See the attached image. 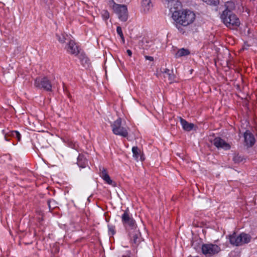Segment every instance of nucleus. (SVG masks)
<instances>
[{"label":"nucleus","instance_id":"2eb2a0df","mask_svg":"<svg viewBox=\"0 0 257 257\" xmlns=\"http://www.w3.org/2000/svg\"><path fill=\"white\" fill-rule=\"evenodd\" d=\"M100 171V176L108 184H112V181L110 179L109 176L107 174L106 169L103 167H100L99 168Z\"/></svg>","mask_w":257,"mask_h":257},{"label":"nucleus","instance_id":"473e14b6","mask_svg":"<svg viewBox=\"0 0 257 257\" xmlns=\"http://www.w3.org/2000/svg\"><path fill=\"white\" fill-rule=\"evenodd\" d=\"M126 53L127 54H128V55L130 56V57H131L132 55V51L131 50H126Z\"/></svg>","mask_w":257,"mask_h":257},{"label":"nucleus","instance_id":"a211bd4d","mask_svg":"<svg viewBox=\"0 0 257 257\" xmlns=\"http://www.w3.org/2000/svg\"><path fill=\"white\" fill-rule=\"evenodd\" d=\"M239 238H240V245L245 243H248L251 240V236L245 233H241L239 234Z\"/></svg>","mask_w":257,"mask_h":257},{"label":"nucleus","instance_id":"0eeeda50","mask_svg":"<svg viewBox=\"0 0 257 257\" xmlns=\"http://www.w3.org/2000/svg\"><path fill=\"white\" fill-rule=\"evenodd\" d=\"M201 250L203 254L206 256H211L219 252L220 248L219 246L214 244H203Z\"/></svg>","mask_w":257,"mask_h":257},{"label":"nucleus","instance_id":"ddd939ff","mask_svg":"<svg viewBox=\"0 0 257 257\" xmlns=\"http://www.w3.org/2000/svg\"><path fill=\"white\" fill-rule=\"evenodd\" d=\"M224 6L225 9L221 14L233 13V11L235 10L236 8L235 3L232 1L225 2Z\"/></svg>","mask_w":257,"mask_h":257},{"label":"nucleus","instance_id":"c85d7f7f","mask_svg":"<svg viewBox=\"0 0 257 257\" xmlns=\"http://www.w3.org/2000/svg\"><path fill=\"white\" fill-rule=\"evenodd\" d=\"M108 227L109 231L111 232L112 234H114L115 233L114 227L112 225H108Z\"/></svg>","mask_w":257,"mask_h":257},{"label":"nucleus","instance_id":"a878e982","mask_svg":"<svg viewBox=\"0 0 257 257\" xmlns=\"http://www.w3.org/2000/svg\"><path fill=\"white\" fill-rule=\"evenodd\" d=\"M208 5L216 6L219 4V0H202Z\"/></svg>","mask_w":257,"mask_h":257},{"label":"nucleus","instance_id":"f03ea898","mask_svg":"<svg viewBox=\"0 0 257 257\" xmlns=\"http://www.w3.org/2000/svg\"><path fill=\"white\" fill-rule=\"evenodd\" d=\"M220 19L222 23L230 29H236L240 25L239 18L234 13L221 14Z\"/></svg>","mask_w":257,"mask_h":257},{"label":"nucleus","instance_id":"423d86ee","mask_svg":"<svg viewBox=\"0 0 257 257\" xmlns=\"http://www.w3.org/2000/svg\"><path fill=\"white\" fill-rule=\"evenodd\" d=\"M36 87L43 89L46 91H51L52 85L51 81L46 77H37L34 82Z\"/></svg>","mask_w":257,"mask_h":257},{"label":"nucleus","instance_id":"dca6fc26","mask_svg":"<svg viewBox=\"0 0 257 257\" xmlns=\"http://www.w3.org/2000/svg\"><path fill=\"white\" fill-rule=\"evenodd\" d=\"M132 231L129 232L130 240L133 244H138L139 243V233L136 229H132Z\"/></svg>","mask_w":257,"mask_h":257},{"label":"nucleus","instance_id":"cd10ccee","mask_svg":"<svg viewBox=\"0 0 257 257\" xmlns=\"http://www.w3.org/2000/svg\"><path fill=\"white\" fill-rule=\"evenodd\" d=\"M102 16L104 20H107L109 18V14L107 11H103Z\"/></svg>","mask_w":257,"mask_h":257},{"label":"nucleus","instance_id":"b1692460","mask_svg":"<svg viewBox=\"0 0 257 257\" xmlns=\"http://www.w3.org/2000/svg\"><path fill=\"white\" fill-rule=\"evenodd\" d=\"M164 77H167L168 78V81H169V83L170 84H172L174 82H177L176 81V76L175 75V74L173 73V71L172 72H171V73H170L169 74H168L167 75H164Z\"/></svg>","mask_w":257,"mask_h":257},{"label":"nucleus","instance_id":"7ed1b4c3","mask_svg":"<svg viewBox=\"0 0 257 257\" xmlns=\"http://www.w3.org/2000/svg\"><path fill=\"white\" fill-rule=\"evenodd\" d=\"M113 133L117 136L126 138L128 136V128L121 126V119L120 118H117L111 125Z\"/></svg>","mask_w":257,"mask_h":257},{"label":"nucleus","instance_id":"f3484780","mask_svg":"<svg viewBox=\"0 0 257 257\" xmlns=\"http://www.w3.org/2000/svg\"><path fill=\"white\" fill-rule=\"evenodd\" d=\"M180 123L182 125V126L183 128L187 132H189L191 131L194 126V125L193 123H189L187 122L186 120L184 119L183 118L180 117Z\"/></svg>","mask_w":257,"mask_h":257},{"label":"nucleus","instance_id":"5701e85b","mask_svg":"<svg viewBox=\"0 0 257 257\" xmlns=\"http://www.w3.org/2000/svg\"><path fill=\"white\" fill-rule=\"evenodd\" d=\"M77 55L78 56V58L80 60L82 65H84L85 64L89 63V60L85 54L80 53L79 54H78Z\"/></svg>","mask_w":257,"mask_h":257},{"label":"nucleus","instance_id":"4468645a","mask_svg":"<svg viewBox=\"0 0 257 257\" xmlns=\"http://www.w3.org/2000/svg\"><path fill=\"white\" fill-rule=\"evenodd\" d=\"M230 243L235 246H240V238H239V234H237L235 232L228 235Z\"/></svg>","mask_w":257,"mask_h":257},{"label":"nucleus","instance_id":"2f4dec72","mask_svg":"<svg viewBox=\"0 0 257 257\" xmlns=\"http://www.w3.org/2000/svg\"><path fill=\"white\" fill-rule=\"evenodd\" d=\"M172 71H171L169 69H165L164 71V73L165 74V75H167L168 74H169L170 73H171V72H172Z\"/></svg>","mask_w":257,"mask_h":257},{"label":"nucleus","instance_id":"20e7f679","mask_svg":"<svg viewBox=\"0 0 257 257\" xmlns=\"http://www.w3.org/2000/svg\"><path fill=\"white\" fill-rule=\"evenodd\" d=\"M121 222L126 229H136L137 224L128 209L124 211L121 216Z\"/></svg>","mask_w":257,"mask_h":257},{"label":"nucleus","instance_id":"9d476101","mask_svg":"<svg viewBox=\"0 0 257 257\" xmlns=\"http://www.w3.org/2000/svg\"><path fill=\"white\" fill-rule=\"evenodd\" d=\"M244 144L248 147L252 146L255 141L254 136L249 131L244 133Z\"/></svg>","mask_w":257,"mask_h":257},{"label":"nucleus","instance_id":"c756f323","mask_svg":"<svg viewBox=\"0 0 257 257\" xmlns=\"http://www.w3.org/2000/svg\"><path fill=\"white\" fill-rule=\"evenodd\" d=\"M242 159L240 158V157L239 156H235L234 158H233V161L235 162V163H238L240 161H242Z\"/></svg>","mask_w":257,"mask_h":257},{"label":"nucleus","instance_id":"aec40b11","mask_svg":"<svg viewBox=\"0 0 257 257\" xmlns=\"http://www.w3.org/2000/svg\"><path fill=\"white\" fill-rule=\"evenodd\" d=\"M190 54V51L187 49L181 48L178 50L177 53L175 54V57L177 58L182 57L183 56H186Z\"/></svg>","mask_w":257,"mask_h":257},{"label":"nucleus","instance_id":"9b49d317","mask_svg":"<svg viewBox=\"0 0 257 257\" xmlns=\"http://www.w3.org/2000/svg\"><path fill=\"white\" fill-rule=\"evenodd\" d=\"M133 157L137 161H143L145 158L143 153L137 146H134L132 148Z\"/></svg>","mask_w":257,"mask_h":257},{"label":"nucleus","instance_id":"4be33fe9","mask_svg":"<svg viewBox=\"0 0 257 257\" xmlns=\"http://www.w3.org/2000/svg\"><path fill=\"white\" fill-rule=\"evenodd\" d=\"M87 164L86 159L83 155H79L77 158V164L82 168H85Z\"/></svg>","mask_w":257,"mask_h":257},{"label":"nucleus","instance_id":"bb28decb","mask_svg":"<svg viewBox=\"0 0 257 257\" xmlns=\"http://www.w3.org/2000/svg\"><path fill=\"white\" fill-rule=\"evenodd\" d=\"M56 36L57 40L60 43L63 44L65 42L66 36L65 35L61 34V35H59L58 34H56Z\"/></svg>","mask_w":257,"mask_h":257},{"label":"nucleus","instance_id":"f8f14e48","mask_svg":"<svg viewBox=\"0 0 257 257\" xmlns=\"http://www.w3.org/2000/svg\"><path fill=\"white\" fill-rule=\"evenodd\" d=\"M166 5L167 8L173 14L175 11H177L181 5V3L179 0H167Z\"/></svg>","mask_w":257,"mask_h":257},{"label":"nucleus","instance_id":"f257e3e1","mask_svg":"<svg viewBox=\"0 0 257 257\" xmlns=\"http://www.w3.org/2000/svg\"><path fill=\"white\" fill-rule=\"evenodd\" d=\"M172 17L176 23V27L181 31L180 26L186 27L192 24L195 19V15L190 10L175 11Z\"/></svg>","mask_w":257,"mask_h":257},{"label":"nucleus","instance_id":"1a4fd4ad","mask_svg":"<svg viewBox=\"0 0 257 257\" xmlns=\"http://www.w3.org/2000/svg\"><path fill=\"white\" fill-rule=\"evenodd\" d=\"M213 144L218 149L221 148L227 150L230 148L229 144L220 138H215L213 141Z\"/></svg>","mask_w":257,"mask_h":257},{"label":"nucleus","instance_id":"6ab92c4d","mask_svg":"<svg viewBox=\"0 0 257 257\" xmlns=\"http://www.w3.org/2000/svg\"><path fill=\"white\" fill-rule=\"evenodd\" d=\"M8 137H12L16 138L18 141H20L21 140V134L17 131H11L7 134V135H5V140L7 141H9V139L8 138Z\"/></svg>","mask_w":257,"mask_h":257},{"label":"nucleus","instance_id":"412c9836","mask_svg":"<svg viewBox=\"0 0 257 257\" xmlns=\"http://www.w3.org/2000/svg\"><path fill=\"white\" fill-rule=\"evenodd\" d=\"M142 7L145 12H149L153 7L152 0H143Z\"/></svg>","mask_w":257,"mask_h":257},{"label":"nucleus","instance_id":"39448f33","mask_svg":"<svg viewBox=\"0 0 257 257\" xmlns=\"http://www.w3.org/2000/svg\"><path fill=\"white\" fill-rule=\"evenodd\" d=\"M112 8L120 21L122 22L127 21L128 19V12L125 5L114 3Z\"/></svg>","mask_w":257,"mask_h":257},{"label":"nucleus","instance_id":"6e6552de","mask_svg":"<svg viewBox=\"0 0 257 257\" xmlns=\"http://www.w3.org/2000/svg\"><path fill=\"white\" fill-rule=\"evenodd\" d=\"M65 49L68 53L72 55H77L79 53L78 47L72 40H70L67 44Z\"/></svg>","mask_w":257,"mask_h":257},{"label":"nucleus","instance_id":"393cba45","mask_svg":"<svg viewBox=\"0 0 257 257\" xmlns=\"http://www.w3.org/2000/svg\"><path fill=\"white\" fill-rule=\"evenodd\" d=\"M117 34L121 38V42L123 44L125 43V39L122 31L121 28L120 26H117L116 28Z\"/></svg>","mask_w":257,"mask_h":257},{"label":"nucleus","instance_id":"7c9ffc66","mask_svg":"<svg viewBox=\"0 0 257 257\" xmlns=\"http://www.w3.org/2000/svg\"><path fill=\"white\" fill-rule=\"evenodd\" d=\"M145 58L146 59V60H148L150 61H154V58L152 56H145Z\"/></svg>","mask_w":257,"mask_h":257}]
</instances>
